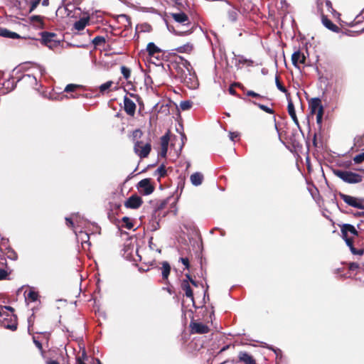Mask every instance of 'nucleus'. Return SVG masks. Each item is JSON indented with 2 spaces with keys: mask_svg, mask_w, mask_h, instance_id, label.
I'll return each mask as SVG.
<instances>
[{
  "mask_svg": "<svg viewBox=\"0 0 364 364\" xmlns=\"http://www.w3.org/2000/svg\"><path fill=\"white\" fill-rule=\"evenodd\" d=\"M321 22L323 25L328 28V30L335 32V33H339L340 28L336 26L334 23H332L331 20H329L326 16L324 14L321 15Z\"/></svg>",
  "mask_w": 364,
  "mask_h": 364,
  "instance_id": "13",
  "label": "nucleus"
},
{
  "mask_svg": "<svg viewBox=\"0 0 364 364\" xmlns=\"http://www.w3.org/2000/svg\"><path fill=\"white\" fill-rule=\"evenodd\" d=\"M41 3L43 6H47L49 4V0H41Z\"/></svg>",
  "mask_w": 364,
  "mask_h": 364,
  "instance_id": "63",
  "label": "nucleus"
},
{
  "mask_svg": "<svg viewBox=\"0 0 364 364\" xmlns=\"http://www.w3.org/2000/svg\"><path fill=\"white\" fill-rule=\"evenodd\" d=\"M339 196L348 205L364 210V198H358L343 193H339Z\"/></svg>",
  "mask_w": 364,
  "mask_h": 364,
  "instance_id": "3",
  "label": "nucleus"
},
{
  "mask_svg": "<svg viewBox=\"0 0 364 364\" xmlns=\"http://www.w3.org/2000/svg\"><path fill=\"white\" fill-rule=\"evenodd\" d=\"M138 189H139L140 192L145 196H148L151 194L154 190V186L151 184L149 178H144L140 181L137 185Z\"/></svg>",
  "mask_w": 364,
  "mask_h": 364,
  "instance_id": "7",
  "label": "nucleus"
},
{
  "mask_svg": "<svg viewBox=\"0 0 364 364\" xmlns=\"http://www.w3.org/2000/svg\"><path fill=\"white\" fill-rule=\"evenodd\" d=\"M343 238L345 240L346 245L349 247L350 250L352 248V247H354L353 244V240L351 238L348 237V236Z\"/></svg>",
  "mask_w": 364,
  "mask_h": 364,
  "instance_id": "49",
  "label": "nucleus"
},
{
  "mask_svg": "<svg viewBox=\"0 0 364 364\" xmlns=\"http://www.w3.org/2000/svg\"><path fill=\"white\" fill-rule=\"evenodd\" d=\"M181 288L185 291L186 297L191 299V301L193 302V294L188 283V280H183L181 283Z\"/></svg>",
  "mask_w": 364,
  "mask_h": 364,
  "instance_id": "18",
  "label": "nucleus"
},
{
  "mask_svg": "<svg viewBox=\"0 0 364 364\" xmlns=\"http://www.w3.org/2000/svg\"><path fill=\"white\" fill-rule=\"evenodd\" d=\"M229 90L230 94V95H235L236 94V91H235V90L233 88V87H232V86H230V87H229V90Z\"/></svg>",
  "mask_w": 364,
  "mask_h": 364,
  "instance_id": "60",
  "label": "nucleus"
},
{
  "mask_svg": "<svg viewBox=\"0 0 364 364\" xmlns=\"http://www.w3.org/2000/svg\"><path fill=\"white\" fill-rule=\"evenodd\" d=\"M252 102L254 105H257L258 107H259L264 112H265L267 113H269V114H274V110L268 107L267 106L262 105V104H259V103H257V102H256L255 101H252Z\"/></svg>",
  "mask_w": 364,
  "mask_h": 364,
  "instance_id": "30",
  "label": "nucleus"
},
{
  "mask_svg": "<svg viewBox=\"0 0 364 364\" xmlns=\"http://www.w3.org/2000/svg\"><path fill=\"white\" fill-rule=\"evenodd\" d=\"M6 255L8 258L12 260H16L18 258L16 252L12 249H8Z\"/></svg>",
  "mask_w": 364,
  "mask_h": 364,
  "instance_id": "37",
  "label": "nucleus"
},
{
  "mask_svg": "<svg viewBox=\"0 0 364 364\" xmlns=\"http://www.w3.org/2000/svg\"><path fill=\"white\" fill-rule=\"evenodd\" d=\"M142 200L137 196H132L125 202V206L129 208L136 209L141 206Z\"/></svg>",
  "mask_w": 364,
  "mask_h": 364,
  "instance_id": "10",
  "label": "nucleus"
},
{
  "mask_svg": "<svg viewBox=\"0 0 364 364\" xmlns=\"http://www.w3.org/2000/svg\"><path fill=\"white\" fill-rule=\"evenodd\" d=\"M39 71H40L41 75L46 73V70L43 67H39Z\"/></svg>",
  "mask_w": 364,
  "mask_h": 364,
  "instance_id": "64",
  "label": "nucleus"
},
{
  "mask_svg": "<svg viewBox=\"0 0 364 364\" xmlns=\"http://www.w3.org/2000/svg\"><path fill=\"white\" fill-rule=\"evenodd\" d=\"M190 180L193 186H198L202 183L203 180V176L202 173L199 172H196L191 176Z\"/></svg>",
  "mask_w": 364,
  "mask_h": 364,
  "instance_id": "22",
  "label": "nucleus"
},
{
  "mask_svg": "<svg viewBox=\"0 0 364 364\" xmlns=\"http://www.w3.org/2000/svg\"><path fill=\"white\" fill-rule=\"evenodd\" d=\"M41 43L44 46H47L51 50H53L56 48H58L60 44V41L58 39H56L57 35L54 33H50V32H42L41 33Z\"/></svg>",
  "mask_w": 364,
  "mask_h": 364,
  "instance_id": "2",
  "label": "nucleus"
},
{
  "mask_svg": "<svg viewBox=\"0 0 364 364\" xmlns=\"http://www.w3.org/2000/svg\"><path fill=\"white\" fill-rule=\"evenodd\" d=\"M168 142H169V137H168V134H165L161 138V147H168Z\"/></svg>",
  "mask_w": 364,
  "mask_h": 364,
  "instance_id": "41",
  "label": "nucleus"
},
{
  "mask_svg": "<svg viewBox=\"0 0 364 364\" xmlns=\"http://www.w3.org/2000/svg\"><path fill=\"white\" fill-rule=\"evenodd\" d=\"M238 358L240 361L245 364H256V361L252 356L244 351L239 353Z\"/></svg>",
  "mask_w": 364,
  "mask_h": 364,
  "instance_id": "15",
  "label": "nucleus"
},
{
  "mask_svg": "<svg viewBox=\"0 0 364 364\" xmlns=\"http://www.w3.org/2000/svg\"><path fill=\"white\" fill-rule=\"evenodd\" d=\"M33 341L35 344V346L40 350L41 352V354H43V347L41 343L36 338V337H33Z\"/></svg>",
  "mask_w": 364,
  "mask_h": 364,
  "instance_id": "45",
  "label": "nucleus"
},
{
  "mask_svg": "<svg viewBox=\"0 0 364 364\" xmlns=\"http://www.w3.org/2000/svg\"><path fill=\"white\" fill-rule=\"evenodd\" d=\"M146 51L149 55H154L155 53H160L161 49L157 47L154 43H149L146 46Z\"/></svg>",
  "mask_w": 364,
  "mask_h": 364,
  "instance_id": "25",
  "label": "nucleus"
},
{
  "mask_svg": "<svg viewBox=\"0 0 364 364\" xmlns=\"http://www.w3.org/2000/svg\"><path fill=\"white\" fill-rule=\"evenodd\" d=\"M41 0H31L30 1V9H29V12H32L36 8L37 6L40 4Z\"/></svg>",
  "mask_w": 364,
  "mask_h": 364,
  "instance_id": "40",
  "label": "nucleus"
},
{
  "mask_svg": "<svg viewBox=\"0 0 364 364\" xmlns=\"http://www.w3.org/2000/svg\"><path fill=\"white\" fill-rule=\"evenodd\" d=\"M112 84H113L112 81H107L105 83L102 84L100 86V92L104 93L105 91H107V90H109L110 88V87L112 86Z\"/></svg>",
  "mask_w": 364,
  "mask_h": 364,
  "instance_id": "32",
  "label": "nucleus"
},
{
  "mask_svg": "<svg viewBox=\"0 0 364 364\" xmlns=\"http://www.w3.org/2000/svg\"><path fill=\"white\" fill-rule=\"evenodd\" d=\"M287 109H288V113L290 115V117H291L292 120L294 121L295 124L299 126V121H298V119L296 115L294 105L291 100H288Z\"/></svg>",
  "mask_w": 364,
  "mask_h": 364,
  "instance_id": "21",
  "label": "nucleus"
},
{
  "mask_svg": "<svg viewBox=\"0 0 364 364\" xmlns=\"http://www.w3.org/2000/svg\"><path fill=\"white\" fill-rule=\"evenodd\" d=\"M333 173L335 176L347 183H358L363 180L361 175L350 171L333 169Z\"/></svg>",
  "mask_w": 364,
  "mask_h": 364,
  "instance_id": "1",
  "label": "nucleus"
},
{
  "mask_svg": "<svg viewBox=\"0 0 364 364\" xmlns=\"http://www.w3.org/2000/svg\"><path fill=\"white\" fill-rule=\"evenodd\" d=\"M38 295L36 291H30L27 294V296H26V299H29L31 301H35L38 299Z\"/></svg>",
  "mask_w": 364,
  "mask_h": 364,
  "instance_id": "35",
  "label": "nucleus"
},
{
  "mask_svg": "<svg viewBox=\"0 0 364 364\" xmlns=\"http://www.w3.org/2000/svg\"><path fill=\"white\" fill-rule=\"evenodd\" d=\"M355 145L364 151V135L357 139Z\"/></svg>",
  "mask_w": 364,
  "mask_h": 364,
  "instance_id": "43",
  "label": "nucleus"
},
{
  "mask_svg": "<svg viewBox=\"0 0 364 364\" xmlns=\"http://www.w3.org/2000/svg\"><path fill=\"white\" fill-rule=\"evenodd\" d=\"M124 109L129 116H134L136 110L135 103L129 97L125 96L124 97Z\"/></svg>",
  "mask_w": 364,
  "mask_h": 364,
  "instance_id": "9",
  "label": "nucleus"
},
{
  "mask_svg": "<svg viewBox=\"0 0 364 364\" xmlns=\"http://www.w3.org/2000/svg\"><path fill=\"white\" fill-rule=\"evenodd\" d=\"M192 70L191 63L188 60H184L181 65H178L176 68V76L182 82L187 78V75H190V71Z\"/></svg>",
  "mask_w": 364,
  "mask_h": 364,
  "instance_id": "5",
  "label": "nucleus"
},
{
  "mask_svg": "<svg viewBox=\"0 0 364 364\" xmlns=\"http://www.w3.org/2000/svg\"><path fill=\"white\" fill-rule=\"evenodd\" d=\"M239 11L235 8H232L228 11V17L229 21L235 22L238 17Z\"/></svg>",
  "mask_w": 364,
  "mask_h": 364,
  "instance_id": "26",
  "label": "nucleus"
},
{
  "mask_svg": "<svg viewBox=\"0 0 364 364\" xmlns=\"http://www.w3.org/2000/svg\"><path fill=\"white\" fill-rule=\"evenodd\" d=\"M76 364H86L81 358H76Z\"/></svg>",
  "mask_w": 364,
  "mask_h": 364,
  "instance_id": "62",
  "label": "nucleus"
},
{
  "mask_svg": "<svg viewBox=\"0 0 364 364\" xmlns=\"http://www.w3.org/2000/svg\"><path fill=\"white\" fill-rule=\"evenodd\" d=\"M46 364H59V363L54 360L48 359L46 360Z\"/></svg>",
  "mask_w": 364,
  "mask_h": 364,
  "instance_id": "59",
  "label": "nucleus"
},
{
  "mask_svg": "<svg viewBox=\"0 0 364 364\" xmlns=\"http://www.w3.org/2000/svg\"><path fill=\"white\" fill-rule=\"evenodd\" d=\"M325 5H326V8H327L328 11L329 12H331V13L333 15V16L339 18V16H340V15H341V14H340L338 12H337V11H336L333 8L332 3H331V1H329V0H326V1H325Z\"/></svg>",
  "mask_w": 364,
  "mask_h": 364,
  "instance_id": "29",
  "label": "nucleus"
},
{
  "mask_svg": "<svg viewBox=\"0 0 364 364\" xmlns=\"http://www.w3.org/2000/svg\"><path fill=\"white\" fill-rule=\"evenodd\" d=\"M246 94H247V96H250V97H258V98H262L263 97L259 94H258V93H257V92H255L254 91H252V90H248Z\"/></svg>",
  "mask_w": 364,
  "mask_h": 364,
  "instance_id": "48",
  "label": "nucleus"
},
{
  "mask_svg": "<svg viewBox=\"0 0 364 364\" xmlns=\"http://www.w3.org/2000/svg\"><path fill=\"white\" fill-rule=\"evenodd\" d=\"M292 64L295 67H298V63L304 64L306 61V57L304 53H301L299 50L295 51L291 55Z\"/></svg>",
  "mask_w": 364,
  "mask_h": 364,
  "instance_id": "14",
  "label": "nucleus"
},
{
  "mask_svg": "<svg viewBox=\"0 0 364 364\" xmlns=\"http://www.w3.org/2000/svg\"><path fill=\"white\" fill-rule=\"evenodd\" d=\"M9 275V272L7 270L0 268V280L6 279Z\"/></svg>",
  "mask_w": 364,
  "mask_h": 364,
  "instance_id": "42",
  "label": "nucleus"
},
{
  "mask_svg": "<svg viewBox=\"0 0 364 364\" xmlns=\"http://www.w3.org/2000/svg\"><path fill=\"white\" fill-rule=\"evenodd\" d=\"M323 111L316 113V123L321 126L323 120Z\"/></svg>",
  "mask_w": 364,
  "mask_h": 364,
  "instance_id": "46",
  "label": "nucleus"
},
{
  "mask_svg": "<svg viewBox=\"0 0 364 364\" xmlns=\"http://www.w3.org/2000/svg\"><path fill=\"white\" fill-rule=\"evenodd\" d=\"M151 144L149 143H144L142 141H137L134 146V152L140 158H146L151 151Z\"/></svg>",
  "mask_w": 364,
  "mask_h": 364,
  "instance_id": "4",
  "label": "nucleus"
},
{
  "mask_svg": "<svg viewBox=\"0 0 364 364\" xmlns=\"http://www.w3.org/2000/svg\"><path fill=\"white\" fill-rule=\"evenodd\" d=\"M6 328L8 329L12 330V331H15L17 328V325L16 324L7 325L6 326Z\"/></svg>",
  "mask_w": 364,
  "mask_h": 364,
  "instance_id": "56",
  "label": "nucleus"
},
{
  "mask_svg": "<svg viewBox=\"0 0 364 364\" xmlns=\"http://www.w3.org/2000/svg\"><path fill=\"white\" fill-rule=\"evenodd\" d=\"M270 349L273 350L274 353L276 354L277 359L280 357L282 358V350L280 349H274L272 348H269Z\"/></svg>",
  "mask_w": 364,
  "mask_h": 364,
  "instance_id": "52",
  "label": "nucleus"
},
{
  "mask_svg": "<svg viewBox=\"0 0 364 364\" xmlns=\"http://www.w3.org/2000/svg\"><path fill=\"white\" fill-rule=\"evenodd\" d=\"M90 21V16L87 15L85 17L81 18L74 23V28L78 31H82L87 25Z\"/></svg>",
  "mask_w": 364,
  "mask_h": 364,
  "instance_id": "17",
  "label": "nucleus"
},
{
  "mask_svg": "<svg viewBox=\"0 0 364 364\" xmlns=\"http://www.w3.org/2000/svg\"><path fill=\"white\" fill-rule=\"evenodd\" d=\"M190 328L192 333L203 334L207 333L210 331L207 325L196 321L191 322Z\"/></svg>",
  "mask_w": 364,
  "mask_h": 364,
  "instance_id": "6",
  "label": "nucleus"
},
{
  "mask_svg": "<svg viewBox=\"0 0 364 364\" xmlns=\"http://www.w3.org/2000/svg\"><path fill=\"white\" fill-rule=\"evenodd\" d=\"M121 73L125 79L127 80L129 78L130 74H131V70L129 68H128L125 66H122L121 67Z\"/></svg>",
  "mask_w": 364,
  "mask_h": 364,
  "instance_id": "38",
  "label": "nucleus"
},
{
  "mask_svg": "<svg viewBox=\"0 0 364 364\" xmlns=\"http://www.w3.org/2000/svg\"><path fill=\"white\" fill-rule=\"evenodd\" d=\"M188 87L194 89L198 86V80L194 72L190 71V75H187V78L182 81Z\"/></svg>",
  "mask_w": 364,
  "mask_h": 364,
  "instance_id": "11",
  "label": "nucleus"
},
{
  "mask_svg": "<svg viewBox=\"0 0 364 364\" xmlns=\"http://www.w3.org/2000/svg\"><path fill=\"white\" fill-rule=\"evenodd\" d=\"M166 170L164 165L160 166L155 172V176H159V177H163L166 175Z\"/></svg>",
  "mask_w": 364,
  "mask_h": 364,
  "instance_id": "34",
  "label": "nucleus"
},
{
  "mask_svg": "<svg viewBox=\"0 0 364 364\" xmlns=\"http://www.w3.org/2000/svg\"><path fill=\"white\" fill-rule=\"evenodd\" d=\"M123 222L125 223V227L130 230L133 228V224L130 221L129 218H127V217H124L123 219H122Z\"/></svg>",
  "mask_w": 364,
  "mask_h": 364,
  "instance_id": "44",
  "label": "nucleus"
},
{
  "mask_svg": "<svg viewBox=\"0 0 364 364\" xmlns=\"http://www.w3.org/2000/svg\"><path fill=\"white\" fill-rule=\"evenodd\" d=\"M181 141H182V145L181 146V148L183 146V145L184 144V141L186 140V135L184 134H181Z\"/></svg>",
  "mask_w": 364,
  "mask_h": 364,
  "instance_id": "61",
  "label": "nucleus"
},
{
  "mask_svg": "<svg viewBox=\"0 0 364 364\" xmlns=\"http://www.w3.org/2000/svg\"><path fill=\"white\" fill-rule=\"evenodd\" d=\"M354 164H359L364 161V152L355 156L353 159Z\"/></svg>",
  "mask_w": 364,
  "mask_h": 364,
  "instance_id": "36",
  "label": "nucleus"
},
{
  "mask_svg": "<svg viewBox=\"0 0 364 364\" xmlns=\"http://www.w3.org/2000/svg\"><path fill=\"white\" fill-rule=\"evenodd\" d=\"M180 260L186 266V268L189 267V260L188 258L181 257Z\"/></svg>",
  "mask_w": 364,
  "mask_h": 364,
  "instance_id": "51",
  "label": "nucleus"
},
{
  "mask_svg": "<svg viewBox=\"0 0 364 364\" xmlns=\"http://www.w3.org/2000/svg\"><path fill=\"white\" fill-rule=\"evenodd\" d=\"M80 85H75V84H69L66 85V87L64 89V91L66 92H72L75 91V90L79 87Z\"/></svg>",
  "mask_w": 364,
  "mask_h": 364,
  "instance_id": "39",
  "label": "nucleus"
},
{
  "mask_svg": "<svg viewBox=\"0 0 364 364\" xmlns=\"http://www.w3.org/2000/svg\"><path fill=\"white\" fill-rule=\"evenodd\" d=\"M193 102L189 100L181 101L180 103V108L185 111L189 109L192 107Z\"/></svg>",
  "mask_w": 364,
  "mask_h": 364,
  "instance_id": "31",
  "label": "nucleus"
},
{
  "mask_svg": "<svg viewBox=\"0 0 364 364\" xmlns=\"http://www.w3.org/2000/svg\"><path fill=\"white\" fill-rule=\"evenodd\" d=\"M161 264H162V267H161V269L162 278L164 280H167L168 275L170 274V272H171V266H170L169 263L166 261H164L161 263Z\"/></svg>",
  "mask_w": 364,
  "mask_h": 364,
  "instance_id": "23",
  "label": "nucleus"
},
{
  "mask_svg": "<svg viewBox=\"0 0 364 364\" xmlns=\"http://www.w3.org/2000/svg\"><path fill=\"white\" fill-rule=\"evenodd\" d=\"M92 43L95 47H97L105 45L106 43V40L105 37L97 36L92 39Z\"/></svg>",
  "mask_w": 364,
  "mask_h": 364,
  "instance_id": "28",
  "label": "nucleus"
},
{
  "mask_svg": "<svg viewBox=\"0 0 364 364\" xmlns=\"http://www.w3.org/2000/svg\"><path fill=\"white\" fill-rule=\"evenodd\" d=\"M78 358H81V359L85 362V360L87 359L85 350H83L82 353V355L79 356Z\"/></svg>",
  "mask_w": 364,
  "mask_h": 364,
  "instance_id": "58",
  "label": "nucleus"
},
{
  "mask_svg": "<svg viewBox=\"0 0 364 364\" xmlns=\"http://www.w3.org/2000/svg\"><path fill=\"white\" fill-rule=\"evenodd\" d=\"M309 106L311 114H312L318 113V112L323 111V107L321 104V100L318 97L311 99V100L309 102Z\"/></svg>",
  "mask_w": 364,
  "mask_h": 364,
  "instance_id": "8",
  "label": "nucleus"
},
{
  "mask_svg": "<svg viewBox=\"0 0 364 364\" xmlns=\"http://www.w3.org/2000/svg\"><path fill=\"white\" fill-rule=\"evenodd\" d=\"M30 19L35 26L43 28V18L41 16H32Z\"/></svg>",
  "mask_w": 364,
  "mask_h": 364,
  "instance_id": "27",
  "label": "nucleus"
},
{
  "mask_svg": "<svg viewBox=\"0 0 364 364\" xmlns=\"http://www.w3.org/2000/svg\"><path fill=\"white\" fill-rule=\"evenodd\" d=\"M167 151H168V147H161V155L162 156H166V155L167 154Z\"/></svg>",
  "mask_w": 364,
  "mask_h": 364,
  "instance_id": "57",
  "label": "nucleus"
},
{
  "mask_svg": "<svg viewBox=\"0 0 364 364\" xmlns=\"http://www.w3.org/2000/svg\"><path fill=\"white\" fill-rule=\"evenodd\" d=\"M230 139L232 141H234L235 138L239 136V134L237 132H230L229 133Z\"/></svg>",
  "mask_w": 364,
  "mask_h": 364,
  "instance_id": "53",
  "label": "nucleus"
},
{
  "mask_svg": "<svg viewBox=\"0 0 364 364\" xmlns=\"http://www.w3.org/2000/svg\"><path fill=\"white\" fill-rule=\"evenodd\" d=\"M119 18L123 19V20H125L128 23V24H130L129 18L128 16H127L125 14H122V15L119 16Z\"/></svg>",
  "mask_w": 364,
  "mask_h": 364,
  "instance_id": "55",
  "label": "nucleus"
},
{
  "mask_svg": "<svg viewBox=\"0 0 364 364\" xmlns=\"http://www.w3.org/2000/svg\"><path fill=\"white\" fill-rule=\"evenodd\" d=\"M350 252L353 255H362L364 253V250L363 249L357 250L354 247H352V248L350 249Z\"/></svg>",
  "mask_w": 364,
  "mask_h": 364,
  "instance_id": "47",
  "label": "nucleus"
},
{
  "mask_svg": "<svg viewBox=\"0 0 364 364\" xmlns=\"http://www.w3.org/2000/svg\"><path fill=\"white\" fill-rule=\"evenodd\" d=\"M172 17L178 23H183L184 25L188 23V17L183 12L172 14Z\"/></svg>",
  "mask_w": 364,
  "mask_h": 364,
  "instance_id": "19",
  "label": "nucleus"
},
{
  "mask_svg": "<svg viewBox=\"0 0 364 364\" xmlns=\"http://www.w3.org/2000/svg\"><path fill=\"white\" fill-rule=\"evenodd\" d=\"M342 237H346L348 233L353 235H358V231L355 227L350 224H344L341 228Z\"/></svg>",
  "mask_w": 364,
  "mask_h": 364,
  "instance_id": "16",
  "label": "nucleus"
},
{
  "mask_svg": "<svg viewBox=\"0 0 364 364\" xmlns=\"http://www.w3.org/2000/svg\"><path fill=\"white\" fill-rule=\"evenodd\" d=\"M75 233L77 239L80 240L82 244L87 243L89 245H90V243L89 242L90 236L87 232L80 230L78 233L76 231H75Z\"/></svg>",
  "mask_w": 364,
  "mask_h": 364,
  "instance_id": "24",
  "label": "nucleus"
},
{
  "mask_svg": "<svg viewBox=\"0 0 364 364\" xmlns=\"http://www.w3.org/2000/svg\"><path fill=\"white\" fill-rule=\"evenodd\" d=\"M348 268L350 271H355L359 268V264L357 262H351L349 264Z\"/></svg>",
  "mask_w": 364,
  "mask_h": 364,
  "instance_id": "50",
  "label": "nucleus"
},
{
  "mask_svg": "<svg viewBox=\"0 0 364 364\" xmlns=\"http://www.w3.org/2000/svg\"><path fill=\"white\" fill-rule=\"evenodd\" d=\"M28 79V80H32V81H33L34 82H36V78L35 76L33 75H25L23 76V79Z\"/></svg>",
  "mask_w": 364,
  "mask_h": 364,
  "instance_id": "54",
  "label": "nucleus"
},
{
  "mask_svg": "<svg viewBox=\"0 0 364 364\" xmlns=\"http://www.w3.org/2000/svg\"><path fill=\"white\" fill-rule=\"evenodd\" d=\"M275 83L276 86L281 92L286 93L287 92V90L286 87L280 82L279 76L275 77Z\"/></svg>",
  "mask_w": 364,
  "mask_h": 364,
  "instance_id": "33",
  "label": "nucleus"
},
{
  "mask_svg": "<svg viewBox=\"0 0 364 364\" xmlns=\"http://www.w3.org/2000/svg\"><path fill=\"white\" fill-rule=\"evenodd\" d=\"M77 225V226H82L83 225V218L81 217L78 213H75L72 215V218H65L66 224L73 228L74 227V222Z\"/></svg>",
  "mask_w": 364,
  "mask_h": 364,
  "instance_id": "12",
  "label": "nucleus"
},
{
  "mask_svg": "<svg viewBox=\"0 0 364 364\" xmlns=\"http://www.w3.org/2000/svg\"><path fill=\"white\" fill-rule=\"evenodd\" d=\"M0 36L12 39H17L21 38V36L17 33L11 31L6 28H0Z\"/></svg>",
  "mask_w": 364,
  "mask_h": 364,
  "instance_id": "20",
  "label": "nucleus"
}]
</instances>
